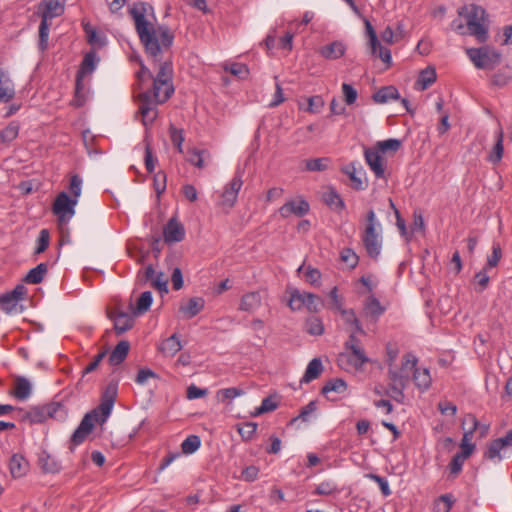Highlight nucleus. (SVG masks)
I'll use <instances>...</instances> for the list:
<instances>
[{
  "label": "nucleus",
  "mask_w": 512,
  "mask_h": 512,
  "mask_svg": "<svg viewBox=\"0 0 512 512\" xmlns=\"http://www.w3.org/2000/svg\"><path fill=\"white\" fill-rule=\"evenodd\" d=\"M149 9L151 6L140 1L129 8V14L134 20L136 32L146 54L155 62H159L152 89L143 91L137 96L138 114L146 128L150 127L158 117V105L168 101L174 93L172 64L168 61L161 62L160 58L161 54L172 46L174 34L166 25L155 27L150 23L146 19Z\"/></svg>",
  "instance_id": "1"
},
{
  "label": "nucleus",
  "mask_w": 512,
  "mask_h": 512,
  "mask_svg": "<svg viewBox=\"0 0 512 512\" xmlns=\"http://www.w3.org/2000/svg\"><path fill=\"white\" fill-rule=\"evenodd\" d=\"M458 13L465 18L468 34L474 36L479 43H485L489 38V25L485 9L472 4L462 7Z\"/></svg>",
  "instance_id": "2"
},
{
  "label": "nucleus",
  "mask_w": 512,
  "mask_h": 512,
  "mask_svg": "<svg viewBox=\"0 0 512 512\" xmlns=\"http://www.w3.org/2000/svg\"><path fill=\"white\" fill-rule=\"evenodd\" d=\"M381 224L376 218L373 209L366 214V224L361 233V241L367 255L372 259H377L382 250Z\"/></svg>",
  "instance_id": "3"
},
{
  "label": "nucleus",
  "mask_w": 512,
  "mask_h": 512,
  "mask_svg": "<svg viewBox=\"0 0 512 512\" xmlns=\"http://www.w3.org/2000/svg\"><path fill=\"white\" fill-rule=\"evenodd\" d=\"M77 199H72L64 191L60 192L52 205V212L57 217V227L63 235L68 234V224L75 215Z\"/></svg>",
  "instance_id": "4"
},
{
  "label": "nucleus",
  "mask_w": 512,
  "mask_h": 512,
  "mask_svg": "<svg viewBox=\"0 0 512 512\" xmlns=\"http://www.w3.org/2000/svg\"><path fill=\"white\" fill-rule=\"evenodd\" d=\"M68 414L67 407L59 401H53L41 406L32 407L25 415L31 424L43 423L47 419L65 420Z\"/></svg>",
  "instance_id": "5"
},
{
  "label": "nucleus",
  "mask_w": 512,
  "mask_h": 512,
  "mask_svg": "<svg viewBox=\"0 0 512 512\" xmlns=\"http://www.w3.org/2000/svg\"><path fill=\"white\" fill-rule=\"evenodd\" d=\"M466 54L478 69H492L501 61V54L490 46L467 48Z\"/></svg>",
  "instance_id": "6"
},
{
  "label": "nucleus",
  "mask_w": 512,
  "mask_h": 512,
  "mask_svg": "<svg viewBox=\"0 0 512 512\" xmlns=\"http://www.w3.org/2000/svg\"><path fill=\"white\" fill-rule=\"evenodd\" d=\"M388 379L389 384L385 391L386 396L391 397L398 403H403L405 399L404 390L409 383V372H404L394 369L393 367L388 368Z\"/></svg>",
  "instance_id": "7"
},
{
  "label": "nucleus",
  "mask_w": 512,
  "mask_h": 512,
  "mask_svg": "<svg viewBox=\"0 0 512 512\" xmlns=\"http://www.w3.org/2000/svg\"><path fill=\"white\" fill-rule=\"evenodd\" d=\"M117 394H118V382L117 381L109 382L102 393L100 404L92 410V411H96V415L99 416L100 425L104 424L107 421V419L109 418V416L112 412L114 403L116 401Z\"/></svg>",
  "instance_id": "8"
},
{
  "label": "nucleus",
  "mask_w": 512,
  "mask_h": 512,
  "mask_svg": "<svg viewBox=\"0 0 512 512\" xmlns=\"http://www.w3.org/2000/svg\"><path fill=\"white\" fill-rule=\"evenodd\" d=\"M99 416L96 415V411H90L84 415L79 426L73 432L71 436L70 450L73 451L74 446L82 444L88 435L92 432L95 423L100 424Z\"/></svg>",
  "instance_id": "9"
},
{
  "label": "nucleus",
  "mask_w": 512,
  "mask_h": 512,
  "mask_svg": "<svg viewBox=\"0 0 512 512\" xmlns=\"http://www.w3.org/2000/svg\"><path fill=\"white\" fill-rule=\"evenodd\" d=\"M350 350L349 354H341L339 356V363L345 369L347 366L354 368L356 371L362 370L363 366L370 360L366 356L365 351L361 344H355Z\"/></svg>",
  "instance_id": "10"
},
{
  "label": "nucleus",
  "mask_w": 512,
  "mask_h": 512,
  "mask_svg": "<svg viewBox=\"0 0 512 512\" xmlns=\"http://www.w3.org/2000/svg\"><path fill=\"white\" fill-rule=\"evenodd\" d=\"M366 33L369 38V45L371 48V54L378 56L387 65L391 64V51L388 48L383 47L377 37L376 31L368 20H365Z\"/></svg>",
  "instance_id": "11"
},
{
  "label": "nucleus",
  "mask_w": 512,
  "mask_h": 512,
  "mask_svg": "<svg viewBox=\"0 0 512 512\" xmlns=\"http://www.w3.org/2000/svg\"><path fill=\"white\" fill-rule=\"evenodd\" d=\"M512 447V429L509 430L504 437H500L490 441L487 444L486 451L484 452V457L489 460L498 461L502 460L501 451H504L506 448Z\"/></svg>",
  "instance_id": "12"
},
{
  "label": "nucleus",
  "mask_w": 512,
  "mask_h": 512,
  "mask_svg": "<svg viewBox=\"0 0 512 512\" xmlns=\"http://www.w3.org/2000/svg\"><path fill=\"white\" fill-rule=\"evenodd\" d=\"M163 237L166 243L180 242L185 237L184 226L175 218H171L163 228Z\"/></svg>",
  "instance_id": "13"
},
{
  "label": "nucleus",
  "mask_w": 512,
  "mask_h": 512,
  "mask_svg": "<svg viewBox=\"0 0 512 512\" xmlns=\"http://www.w3.org/2000/svg\"><path fill=\"white\" fill-rule=\"evenodd\" d=\"M38 8L41 14V20L50 23V21L64 13V6L58 0H42Z\"/></svg>",
  "instance_id": "14"
},
{
  "label": "nucleus",
  "mask_w": 512,
  "mask_h": 512,
  "mask_svg": "<svg viewBox=\"0 0 512 512\" xmlns=\"http://www.w3.org/2000/svg\"><path fill=\"white\" fill-rule=\"evenodd\" d=\"M108 317L114 321V330L117 335H121L130 330L134 325L132 316L121 311H111Z\"/></svg>",
  "instance_id": "15"
},
{
  "label": "nucleus",
  "mask_w": 512,
  "mask_h": 512,
  "mask_svg": "<svg viewBox=\"0 0 512 512\" xmlns=\"http://www.w3.org/2000/svg\"><path fill=\"white\" fill-rule=\"evenodd\" d=\"M37 462L41 471L45 474H56L62 469L61 462L45 450L38 454Z\"/></svg>",
  "instance_id": "16"
},
{
  "label": "nucleus",
  "mask_w": 512,
  "mask_h": 512,
  "mask_svg": "<svg viewBox=\"0 0 512 512\" xmlns=\"http://www.w3.org/2000/svg\"><path fill=\"white\" fill-rule=\"evenodd\" d=\"M309 211V203L304 199L298 201H288L279 209V213L282 217L287 218L291 215L298 217L304 216Z\"/></svg>",
  "instance_id": "17"
},
{
  "label": "nucleus",
  "mask_w": 512,
  "mask_h": 512,
  "mask_svg": "<svg viewBox=\"0 0 512 512\" xmlns=\"http://www.w3.org/2000/svg\"><path fill=\"white\" fill-rule=\"evenodd\" d=\"M365 160L370 169L373 171L377 178L385 177V167L383 158L379 151L374 149H366L364 152Z\"/></svg>",
  "instance_id": "18"
},
{
  "label": "nucleus",
  "mask_w": 512,
  "mask_h": 512,
  "mask_svg": "<svg viewBox=\"0 0 512 512\" xmlns=\"http://www.w3.org/2000/svg\"><path fill=\"white\" fill-rule=\"evenodd\" d=\"M204 306L205 300L202 297H193L186 303L180 305L179 312L182 313L186 319H191L199 314Z\"/></svg>",
  "instance_id": "19"
},
{
  "label": "nucleus",
  "mask_w": 512,
  "mask_h": 512,
  "mask_svg": "<svg viewBox=\"0 0 512 512\" xmlns=\"http://www.w3.org/2000/svg\"><path fill=\"white\" fill-rule=\"evenodd\" d=\"M15 96V88L7 72L0 70V102L7 103Z\"/></svg>",
  "instance_id": "20"
},
{
  "label": "nucleus",
  "mask_w": 512,
  "mask_h": 512,
  "mask_svg": "<svg viewBox=\"0 0 512 512\" xmlns=\"http://www.w3.org/2000/svg\"><path fill=\"white\" fill-rule=\"evenodd\" d=\"M346 51V46L341 41H333L328 45L320 48L319 53L328 60H336L341 58Z\"/></svg>",
  "instance_id": "21"
},
{
  "label": "nucleus",
  "mask_w": 512,
  "mask_h": 512,
  "mask_svg": "<svg viewBox=\"0 0 512 512\" xmlns=\"http://www.w3.org/2000/svg\"><path fill=\"white\" fill-rule=\"evenodd\" d=\"M29 464L20 454H13L9 461V470L13 478H20L28 472Z\"/></svg>",
  "instance_id": "22"
},
{
  "label": "nucleus",
  "mask_w": 512,
  "mask_h": 512,
  "mask_svg": "<svg viewBox=\"0 0 512 512\" xmlns=\"http://www.w3.org/2000/svg\"><path fill=\"white\" fill-rule=\"evenodd\" d=\"M182 349V344L177 333L166 338L159 346L160 352L166 357H173Z\"/></svg>",
  "instance_id": "23"
},
{
  "label": "nucleus",
  "mask_w": 512,
  "mask_h": 512,
  "mask_svg": "<svg viewBox=\"0 0 512 512\" xmlns=\"http://www.w3.org/2000/svg\"><path fill=\"white\" fill-rule=\"evenodd\" d=\"M400 99V94L395 86H384L372 95V100L377 104H385L390 100Z\"/></svg>",
  "instance_id": "24"
},
{
  "label": "nucleus",
  "mask_w": 512,
  "mask_h": 512,
  "mask_svg": "<svg viewBox=\"0 0 512 512\" xmlns=\"http://www.w3.org/2000/svg\"><path fill=\"white\" fill-rule=\"evenodd\" d=\"M32 392V386L29 380L23 376H18L14 380V390L12 395L18 400H26Z\"/></svg>",
  "instance_id": "25"
},
{
  "label": "nucleus",
  "mask_w": 512,
  "mask_h": 512,
  "mask_svg": "<svg viewBox=\"0 0 512 512\" xmlns=\"http://www.w3.org/2000/svg\"><path fill=\"white\" fill-rule=\"evenodd\" d=\"M262 297L259 291L246 293L242 296L239 309L246 312H254L261 306Z\"/></svg>",
  "instance_id": "26"
},
{
  "label": "nucleus",
  "mask_w": 512,
  "mask_h": 512,
  "mask_svg": "<svg viewBox=\"0 0 512 512\" xmlns=\"http://www.w3.org/2000/svg\"><path fill=\"white\" fill-rule=\"evenodd\" d=\"M130 344L126 340L120 341L109 356V363L113 366L121 364L129 353Z\"/></svg>",
  "instance_id": "27"
},
{
  "label": "nucleus",
  "mask_w": 512,
  "mask_h": 512,
  "mask_svg": "<svg viewBox=\"0 0 512 512\" xmlns=\"http://www.w3.org/2000/svg\"><path fill=\"white\" fill-rule=\"evenodd\" d=\"M48 272L47 263H40L36 267L29 270V272L24 277L23 281L28 284H39L43 281L45 275Z\"/></svg>",
  "instance_id": "28"
},
{
  "label": "nucleus",
  "mask_w": 512,
  "mask_h": 512,
  "mask_svg": "<svg viewBox=\"0 0 512 512\" xmlns=\"http://www.w3.org/2000/svg\"><path fill=\"white\" fill-rule=\"evenodd\" d=\"M436 79L437 75L435 68L429 66L420 72L416 81V86L418 90L424 91L430 87L436 81Z\"/></svg>",
  "instance_id": "29"
},
{
  "label": "nucleus",
  "mask_w": 512,
  "mask_h": 512,
  "mask_svg": "<svg viewBox=\"0 0 512 512\" xmlns=\"http://www.w3.org/2000/svg\"><path fill=\"white\" fill-rule=\"evenodd\" d=\"M413 381L416 387L421 391H426L431 385V376L427 368H415L413 371Z\"/></svg>",
  "instance_id": "30"
},
{
  "label": "nucleus",
  "mask_w": 512,
  "mask_h": 512,
  "mask_svg": "<svg viewBox=\"0 0 512 512\" xmlns=\"http://www.w3.org/2000/svg\"><path fill=\"white\" fill-rule=\"evenodd\" d=\"M323 371V365L319 358H313L306 368L304 376L301 379V383H309L312 380L318 378Z\"/></svg>",
  "instance_id": "31"
},
{
  "label": "nucleus",
  "mask_w": 512,
  "mask_h": 512,
  "mask_svg": "<svg viewBox=\"0 0 512 512\" xmlns=\"http://www.w3.org/2000/svg\"><path fill=\"white\" fill-rule=\"evenodd\" d=\"M462 428L464 430V434L462 437V440L471 442L474 432L479 427V421L473 414H467L465 415L463 421H462Z\"/></svg>",
  "instance_id": "32"
},
{
  "label": "nucleus",
  "mask_w": 512,
  "mask_h": 512,
  "mask_svg": "<svg viewBox=\"0 0 512 512\" xmlns=\"http://www.w3.org/2000/svg\"><path fill=\"white\" fill-rule=\"evenodd\" d=\"M495 136H496V143L493 146L492 151L490 152V154L488 156V160L491 163H494V164L500 162L502 157H503V152H504V146H503L504 133H503L502 128H499L496 131Z\"/></svg>",
  "instance_id": "33"
},
{
  "label": "nucleus",
  "mask_w": 512,
  "mask_h": 512,
  "mask_svg": "<svg viewBox=\"0 0 512 512\" xmlns=\"http://www.w3.org/2000/svg\"><path fill=\"white\" fill-rule=\"evenodd\" d=\"M385 311V308L381 305L379 300L371 296L367 299L364 305V313L366 316L371 317L373 320H377Z\"/></svg>",
  "instance_id": "34"
},
{
  "label": "nucleus",
  "mask_w": 512,
  "mask_h": 512,
  "mask_svg": "<svg viewBox=\"0 0 512 512\" xmlns=\"http://www.w3.org/2000/svg\"><path fill=\"white\" fill-rule=\"evenodd\" d=\"M84 32L86 34L87 41L90 45L102 48L106 44V36L102 33H98L97 30L92 27L89 23L83 25Z\"/></svg>",
  "instance_id": "35"
},
{
  "label": "nucleus",
  "mask_w": 512,
  "mask_h": 512,
  "mask_svg": "<svg viewBox=\"0 0 512 512\" xmlns=\"http://www.w3.org/2000/svg\"><path fill=\"white\" fill-rule=\"evenodd\" d=\"M84 75L76 74L75 93L72 105L75 107H81L86 101V88L84 84Z\"/></svg>",
  "instance_id": "36"
},
{
  "label": "nucleus",
  "mask_w": 512,
  "mask_h": 512,
  "mask_svg": "<svg viewBox=\"0 0 512 512\" xmlns=\"http://www.w3.org/2000/svg\"><path fill=\"white\" fill-rule=\"evenodd\" d=\"M99 58L94 51L87 52L81 62L80 68L77 73L84 76L90 75L96 69Z\"/></svg>",
  "instance_id": "37"
},
{
  "label": "nucleus",
  "mask_w": 512,
  "mask_h": 512,
  "mask_svg": "<svg viewBox=\"0 0 512 512\" xmlns=\"http://www.w3.org/2000/svg\"><path fill=\"white\" fill-rule=\"evenodd\" d=\"M347 390V383L342 378H334L325 383V385L321 389V393L326 396L328 399V394L330 392H335L338 394H342Z\"/></svg>",
  "instance_id": "38"
},
{
  "label": "nucleus",
  "mask_w": 512,
  "mask_h": 512,
  "mask_svg": "<svg viewBox=\"0 0 512 512\" xmlns=\"http://www.w3.org/2000/svg\"><path fill=\"white\" fill-rule=\"evenodd\" d=\"M343 171L346 175H348L349 179L352 182V187L355 190L361 191L366 188L367 184L365 183V181H363V179L360 176L357 175V169L354 163H350L349 165H347L343 169Z\"/></svg>",
  "instance_id": "39"
},
{
  "label": "nucleus",
  "mask_w": 512,
  "mask_h": 512,
  "mask_svg": "<svg viewBox=\"0 0 512 512\" xmlns=\"http://www.w3.org/2000/svg\"><path fill=\"white\" fill-rule=\"evenodd\" d=\"M324 202L333 210L340 211L345 207L344 201L334 189L323 194Z\"/></svg>",
  "instance_id": "40"
},
{
  "label": "nucleus",
  "mask_w": 512,
  "mask_h": 512,
  "mask_svg": "<svg viewBox=\"0 0 512 512\" xmlns=\"http://www.w3.org/2000/svg\"><path fill=\"white\" fill-rule=\"evenodd\" d=\"M153 302V296L150 291L143 292L137 300L136 307L133 310L135 316L142 315L149 310Z\"/></svg>",
  "instance_id": "41"
},
{
  "label": "nucleus",
  "mask_w": 512,
  "mask_h": 512,
  "mask_svg": "<svg viewBox=\"0 0 512 512\" xmlns=\"http://www.w3.org/2000/svg\"><path fill=\"white\" fill-rule=\"evenodd\" d=\"M455 499L451 494H443L434 501V512H450Z\"/></svg>",
  "instance_id": "42"
},
{
  "label": "nucleus",
  "mask_w": 512,
  "mask_h": 512,
  "mask_svg": "<svg viewBox=\"0 0 512 512\" xmlns=\"http://www.w3.org/2000/svg\"><path fill=\"white\" fill-rule=\"evenodd\" d=\"M341 316L346 324L352 325L355 329V332L364 334V330L357 319L355 312L353 309H341L339 311Z\"/></svg>",
  "instance_id": "43"
},
{
  "label": "nucleus",
  "mask_w": 512,
  "mask_h": 512,
  "mask_svg": "<svg viewBox=\"0 0 512 512\" xmlns=\"http://www.w3.org/2000/svg\"><path fill=\"white\" fill-rule=\"evenodd\" d=\"M305 330L313 336H320L324 333V326L320 318L312 316L306 320Z\"/></svg>",
  "instance_id": "44"
},
{
  "label": "nucleus",
  "mask_w": 512,
  "mask_h": 512,
  "mask_svg": "<svg viewBox=\"0 0 512 512\" xmlns=\"http://www.w3.org/2000/svg\"><path fill=\"white\" fill-rule=\"evenodd\" d=\"M306 294L307 292H301L298 289L291 291L290 299L288 302V306L291 308V310L297 311L304 307Z\"/></svg>",
  "instance_id": "45"
},
{
  "label": "nucleus",
  "mask_w": 512,
  "mask_h": 512,
  "mask_svg": "<svg viewBox=\"0 0 512 512\" xmlns=\"http://www.w3.org/2000/svg\"><path fill=\"white\" fill-rule=\"evenodd\" d=\"M237 431L244 441H249L253 438L257 431V423L246 422L237 425Z\"/></svg>",
  "instance_id": "46"
},
{
  "label": "nucleus",
  "mask_w": 512,
  "mask_h": 512,
  "mask_svg": "<svg viewBox=\"0 0 512 512\" xmlns=\"http://www.w3.org/2000/svg\"><path fill=\"white\" fill-rule=\"evenodd\" d=\"M200 445V437L197 435H190L182 442L181 448L183 453L192 454L199 449Z\"/></svg>",
  "instance_id": "47"
},
{
  "label": "nucleus",
  "mask_w": 512,
  "mask_h": 512,
  "mask_svg": "<svg viewBox=\"0 0 512 512\" xmlns=\"http://www.w3.org/2000/svg\"><path fill=\"white\" fill-rule=\"evenodd\" d=\"M502 258V249L499 243H493L492 245V252L487 257V262L485 264L486 269H492L496 267L499 263V261Z\"/></svg>",
  "instance_id": "48"
},
{
  "label": "nucleus",
  "mask_w": 512,
  "mask_h": 512,
  "mask_svg": "<svg viewBox=\"0 0 512 512\" xmlns=\"http://www.w3.org/2000/svg\"><path fill=\"white\" fill-rule=\"evenodd\" d=\"M50 23L41 20L39 25V42L38 46L41 51H45L48 48Z\"/></svg>",
  "instance_id": "49"
},
{
  "label": "nucleus",
  "mask_w": 512,
  "mask_h": 512,
  "mask_svg": "<svg viewBox=\"0 0 512 512\" xmlns=\"http://www.w3.org/2000/svg\"><path fill=\"white\" fill-rule=\"evenodd\" d=\"M19 133V126L15 122L9 123L1 132L0 139L3 142H11L13 141Z\"/></svg>",
  "instance_id": "50"
},
{
  "label": "nucleus",
  "mask_w": 512,
  "mask_h": 512,
  "mask_svg": "<svg viewBox=\"0 0 512 512\" xmlns=\"http://www.w3.org/2000/svg\"><path fill=\"white\" fill-rule=\"evenodd\" d=\"M401 145H402L401 140L391 138V139H387L384 141H379L377 143V147H378L377 151H379V153L380 152L385 153L387 151L396 152L400 149Z\"/></svg>",
  "instance_id": "51"
},
{
  "label": "nucleus",
  "mask_w": 512,
  "mask_h": 512,
  "mask_svg": "<svg viewBox=\"0 0 512 512\" xmlns=\"http://www.w3.org/2000/svg\"><path fill=\"white\" fill-rule=\"evenodd\" d=\"M336 492H338L337 485L331 480H326L316 486L314 494L327 496Z\"/></svg>",
  "instance_id": "52"
},
{
  "label": "nucleus",
  "mask_w": 512,
  "mask_h": 512,
  "mask_svg": "<svg viewBox=\"0 0 512 512\" xmlns=\"http://www.w3.org/2000/svg\"><path fill=\"white\" fill-rule=\"evenodd\" d=\"M329 158H314L306 161V169L308 171H324L328 168Z\"/></svg>",
  "instance_id": "53"
},
{
  "label": "nucleus",
  "mask_w": 512,
  "mask_h": 512,
  "mask_svg": "<svg viewBox=\"0 0 512 512\" xmlns=\"http://www.w3.org/2000/svg\"><path fill=\"white\" fill-rule=\"evenodd\" d=\"M467 459L468 458L464 457L460 453H456L449 463L450 474L454 477L458 476L461 473L463 464Z\"/></svg>",
  "instance_id": "54"
},
{
  "label": "nucleus",
  "mask_w": 512,
  "mask_h": 512,
  "mask_svg": "<svg viewBox=\"0 0 512 512\" xmlns=\"http://www.w3.org/2000/svg\"><path fill=\"white\" fill-rule=\"evenodd\" d=\"M488 270L484 266L479 272H477L474 276V280L478 285V288H476L477 292H483L489 284L490 277L488 275Z\"/></svg>",
  "instance_id": "55"
},
{
  "label": "nucleus",
  "mask_w": 512,
  "mask_h": 512,
  "mask_svg": "<svg viewBox=\"0 0 512 512\" xmlns=\"http://www.w3.org/2000/svg\"><path fill=\"white\" fill-rule=\"evenodd\" d=\"M322 305L323 302L318 295L307 292L304 307H306L309 312L319 311Z\"/></svg>",
  "instance_id": "56"
},
{
  "label": "nucleus",
  "mask_w": 512,
  "mask_h": 512,
  "mask_svg": "<svg viewBox=\"0 0 512 512\" xmlns=\"http://www.w3.org/2000/svg\"><path fill=\"white\" fill-rule=\"evenodd\" d=\"M50 243V233L47 229H42L39 232L37 238V247L35 249V254L43 253L49 246Z\"/></svg>",
  "instance_id": "57"
},
{
  "label": "nucleus",
  "mask_w": 512,
  "mask_h": 512,
  "mask_svg": "<svg viewBox=\"0 0 512 512\" xmlns=\"http://www.w3.org/2000/svg\"><path fill=\"white\" fill-rule=\"evenodd\" d=\"M341 88L345 103L347 105H353L358 97L357 90L351 84L348 83H343Z\"/></svg>",
  "instance_id": "58"
},
{
  "label": "nucleus",
  "mask_w": 512,
  "mask_h": 512,
  "mask_svg": "<svg viewBox=\"0 0 512 512\" xmlns=\"http://www.w3.org/2000/svg\"><path fill=\"white\" fill-rule=\"evenodd\" d=\"M277 407L278 404L271 397H266L262 400L261 405L258 408H256L255 412L252 415L259 416L267 412H272L276 410Z\"/></svg>",
  "instance_id": "59"
},
{
  "label": "nucleus",
  "mask_w": 512,
  "mask_h": 512,
  "mask_svg": "<svg viewBox=\"0 0 512 512\" xmlns=\"http://www.w3.org/2000/svg\"><path fill=\"white\" fill-rule=\"evenodd\" d=\"M16 301L9 293L0 296V309L6 313H11L17 306Z\"/></svg>",
  "instance_id": "60"
},
{
  "label": "nucleus",
  "mask_w": 512,
  "mask_h": 512,
  "mask_svg": "<svg viewBox=\"0 0 512 512\" xmlns=\"http://www.w3.org/2000/svg\"><path fill=\"white\" fill-rule=\"evenodd\" d=\"M324 100L322 96L315 95L308 98V107L307 111L313 114L320 113L322 108L324 107Z\"/></svg>",
  "instance_id": "61"
},
{
  "label": "nucleus",
  "mask_w": 512,
  "mask_h": 512,
  "mask_svg": "<svg viewBox=\"0 0 512 512\" xmlns=\"http://www.w3.org/2000/svg\"><path fill=\"white\" fill-rule=\"evenodd\" d=\"M317 410V402L315 400L310 401L306 406H304L299 415L292 419V422L297 421L298 419H301L302 421L306 422L309 420V417L312 413H314Z\"/></svg>",
  "instance_id": "62"
},
{
  "label": "nucleus",
  "mask_w": 512,
  "mask_h": 512,
  "mask_svg": "<svg viewBox=\"0 0 512 512\" xmlns=\"http://www.w3.org/2000/svg\"><path fill=\"white\" fill-rule=\"evenodd\" d=\"M225 70L240 79L246 78L249 73L247 66L242 63H233L229 67H225Z\"/></svg>",
  "instance_id": "63"
},
{
  "label": "nucleus",
  "mask_w": 512,
  "mask_h": 512,
  "mask_svg": "<svg viewBox=\"0 0 512 512\" xmlns=\"http://www.w3.org/2000/svg\"><path fill=\"white\" fill-rule=\"evenodd\" d=\"M151 282H152V286L155 289H157L159 292H161V293L168 292V280L165 277L163 272L157 273Z\"/></svg>",
  "instance_id": "64"
}]
</instances>
